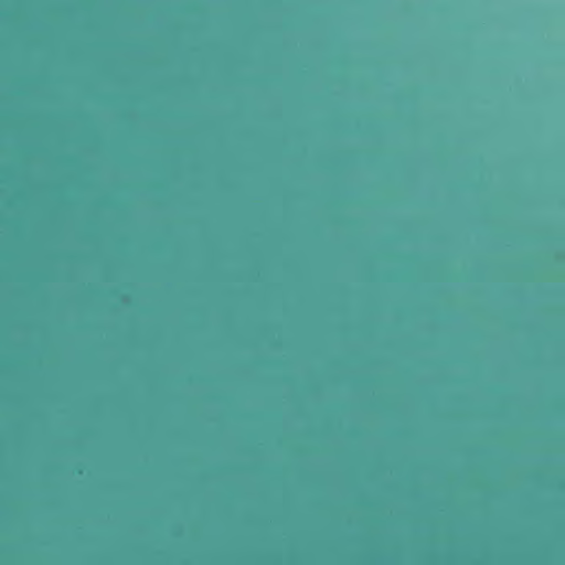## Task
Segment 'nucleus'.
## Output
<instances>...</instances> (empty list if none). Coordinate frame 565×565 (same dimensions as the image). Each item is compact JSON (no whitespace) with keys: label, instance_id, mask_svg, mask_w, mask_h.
Listing matches in <instances>:
<instances>
[{"label":"nucleus","instance_id":"obj_1","mask_svg":"<svg viewBox=\"0 0 565 565\" xmlns=\"http://www.w3.org/2000/svg\"><path fill=\"white\" fill-rule=\"evenodd\" d=\"M375 141H376V142H380L381 140H380V139H376Z\"/></svg>","mask_w":565,"mask_h":565}]
</instances>
